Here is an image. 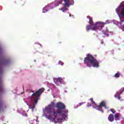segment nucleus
Wrapping results in <instances>:
<instances>
[{"label":"nucleus","mask_w":124,"mask_h":124,"mask_svg":"<svg viewBox=\"0 0 124 124\" xmlns=\"http://www.w3.org/2000/svg\"><path fill=\"white\" fill-rule=\"evenodd\" d=\"M103 107H104L105 109L107 108V107L106 106V103H105V102L104 101H102V102H101L99 105L96 106V107H94V108H95L97 110H98V111H101L102 113H104V111H103V110H102Z\"/></svg>","instance_id":"obj_7"},{"label":"nucleus","mask_w":124,"mask_h":124,"mask_svg":"<svg viewBox=\"0 0 124 124\" xmlns=\"http://www.w3.org/2000/svg\"><path fill=\"white\" fill-rule=\"evenodd\" d=\"M38 119H37L36 120V122L38 121Z\"/></svg>","instance_id":"obj_29"},{"label":"nucleus","mask_w":124,"mask_h":124,"mask_svg":"<svg viewBox=\"0 0 124 124\" xmlns=\"http://www.w3.org/2000/svg\"><path fill=\"white\" fill-rule=\"evenodd\" d=\"M89 24H90V25H92V26L95 25V24H94L93 21V18H90L89 19Z\"/></svg>","instance_id":"obj_12"},{"label":"nucleus","mask_w":124,"mask_h":124,"mask_svg":"<svg viewBox=\"0 0 124 124\" xmlns=\"http://www.w3.org/2000/svg\"><path fill=\"white\" fill-rule=\"evenodd\" d=\"M120 8H121L120 6H119L116 9V12L117 13L118 16H121L120 14H119V10H120Z\"/></svg>","instance_id":"obj_17"},{"label":"nucleus","mask_w":124,"mask_h":124,"mask_svg":"<svg viewBox=\"0 0 124 124\" xmlns=\"http://www.w3.org/2000/svg\"><path fill=\"white\" fill-rule=\"evenodd\" d=\"M108 120L109 122H114V115L111 113L108 115Z\"/></svg>","instance_id":"obj_10"},{"label":"nucleus","mask_w":124,"mask_h":124,"mask_svg":"<svg viewBox=\"0 0 124 124\" xmlns=\"http://www.w3.org/2000/svg\"><path fill=\"white\" fill-rule=\"evenodd\" d=\"M124 92V88H122L120 90L119 93L120 94H122V93H123Z\"/></svg>","instance_id":"obj_20"},{"label":"nucleus","mask_w":124,"mask_h":124,"mask_svg":"<svg viewBox=\"0 0 124 124\" xmlns=\"http://www.w3.org/2000/svg\"><path fill=\"white\" fill-rule=\"evenodd\" d=\"M0 109H1V104L0 102Z\"/></svg>","instance_id":"obj_27"},{"label":"nucleus","mask_w":124,"mask_h":124,"mask_svg":"<svg viewBox=\"0 0 124 124\" xmlns=\"http://www.w3.org/2000/svg\"><path fill=\"white\" fill-rule=\"evenodd\" d=\"M46 12H48L47 7H45L43 9V13H46Z\"/></svg>","instance_id":"obj_15"},{"label":"nucleus","mask_w":124,"mask_h":124,"mask_svg":"<svg viewBox=\"0 0 124 124\" xmlns=\"http://www.w3.org/2000/svg\"><path fill=\"white\" fill-rule=\"evenodd\" d=\"M119 17L121 18V16H120Z\"/></svg>","instance_id":"obj_32"},{"label":"nucleus","mask_w":124,"mask_h":124,"mask_svg":"<svg viewBox=\"0 0 124 124\" xmlns=\"http://www.w3.org/2000/svg\"><path fill=\"white\" fill-rule=\"evenodd\" d=\"M108 31H103V33H104V35H105V36H107V37H108V36H109V34H108Z\"/></svg>","instance_id":"obj_14"},{"label":"nucleus","mask_w":124,"mask_h":124,"mask_svg":"<svg viewBox=\"0 0 124 124\" xmlns=\"http://www.w3.org/2000/svg\"><path fill=\"white\" fill-rule=\"evenodd\" d=\"M84 103H85V102L84 103H79L78 106H81L82 105H83V104H84Z\"/></svg>","instance_id":"obj_23"},{"label":"nucleus","mask_w":124,"mask_h":124,"mask_svg":"<svg viewBox=\"0 0 124 124\" xmlns=\"http://www.w3.org/2000/svg\"><path fill=\"white\" fill-rule=\"evenodd\" d=\"M90 30H92V31H101V27L96 22L95 24V25H87L86 26V31H89Z\"/></svg>","instance_id":"obj_5"},{"label":"nucleus","mask_w":124,"mask_h":124,"mask_svg":"<svg viewBox=\"0 0 124 124\" xmlns=\"http://www.w3.org/2000/svg\"><path fill=\"white\" fill-rule=\"evenodd\" d=\"M57 108L55 111H52L51 114H54L55 115V122L56 124L57 123H62L64 122V120L67 118V114L68 113V110L65 109V105L64 104L59 102L56 104L55 106Z\"/></svg>","instance_id":"obj_1"},{"label":"nucleus","mask_w":124,"mask_h":124,"mask_svg":"<svg viewBox=\"0 0 124 124\" xmlns=\"http://www.w3.org/2000/svg\"><path fill=\"white\" fill-rule=\"evenodd\" d=\"M123 29H124V25H123Z\"/></svg>","instance_id":"obj_31"},{"label":"nucleus","mask_w":124,"mask_h":124,"mask_svg":"<svg viewBox=\"0 0 124 124\" xmlns=\"http://www.w3.org/2000/svg\"><path fill=\"white\" fill-rule=\"evenodd\" d=\"M120 15H121V16H124V8L121 10Z\"/></svg>","instance_id":"obj_16"},{"label":"nucleus","mask_w":124,"mask_h":124,"mask_svg":"<svg viewBox=\"0 0 124 124\" xmlns=\"http://www.w3.org/2000/svg\"><path fill=\"white\" fill-rule=\"evenodd\" d=\"M93 106V107H94V106H96V104H95V102H94V101H93L92 103H91V104L90 105V106Z\"/></svg>","instance_id":"obj_19"},{"label":"nucleus","mask_w":124,"mask_h":124,"mask_svg":"<svg viewBox=\"0 0 124 124\" xmlns=\"http://www.w3.org/2000/svg\"><path fill=\"white\" fill-rule=\"evenodd\" d=\"M84 63L86 64L88 67H98L99 66V62L91 54H88L84 59Z\"/></svg>","instance_id":"obj_3"},{"label":"nucleus","mask_w":124,"mask_h":124,"mask_svg":"<svg viewBox=\"0 0 124 124\" xmlns=\"http://www.w3.org/2000/svg\"><path fill=\"white\" fill-rule=\"evenodd\" d=\"M104 42H103V41L102 40L101 42V44H104Z\"/></svg>","instance_id":"obj_26"},{"label":"nucleus","mask_w":124,"mask_h":124,"mask_svg":"<svg viewBox=\"0 0 124 124\" xmlns=\"http://www.w3.org/2000/svg\"><path fill=\"white\" fill-rule=\"evenodd\" d=\"M110 111H111L113 114H115V113H116V110L114 108L110 109Z\"/></svg>","instance_id":"obj_21"},{"label":"nucleus","mask_w":124,"mask_h":124,"mask_svg":"<svg viewBox=\"0 0 124 124\" xmlns=\"http://www.w3.org/2000/svg\"><path fill=\"white\" fill-rule=\"evenodd\" d=\"M43 93H44V88H42L35 92L31 95V99L32 103L29 105V108L31 109L32 112H33L34 108H35V105L37 104L38 100L40 99V96Z\"/></svg>","instance_id":"obj_2"},{"label":"nucleus","mask_w":124,"mask_h":124,"mask_svg":"<svg viewBox=\"0 0 124 124\" xmlns=\"http://www.w3.org/2000/svg\"><path fill=\"white\" fill-rule=\"evenodd\" d=\"M114 117L115 119H118V118H120V115H119L118 114H115L114 115Z\"/></svg>","instance_id":"obj_22"},{"label":"nucleus","mask_w":124,"mask_h":124,"mask_svg":"<svg viewBox=\"0 0 124 124\" xmlns=\"http://www.w3.org/2000/svg\"><path fill=\"white\" fill-rule=\"evenodd\" d=\"M62 0H60L59 1L55 3V4L56 6H59V5H60V4H62Z\"/></svg>","instance_id":"obj_13"},{"label":"nucleus","mask_w":124,"mask_h":124,"mask_svg":"<svg viewBox=\"0 0 124 124\" xmlns=\"http://www.w3.org/2000/svg\"><path fill=\"white\" fill-rule=\"evenodd\" d=\"M98 25H99L100 27H101V31L102 30V28L104 27L105 25H107V24H109V20H107L106 21L105 23L103 22H97Z\"/></svg>","instance_id":"obj_8"},{"label":"nucleus","mask_w":124,"mask_h":124,"mask_svg":"<svg viewBox=\"0 0 124 124\" xmlns=\"http://www.w3.org/2000/svg\"><path fill=\"white\" fill-rule=\"evenodd\" d=\"M69 16H72L71 14H69Z\"/></svg>","instance_id":"obj_30"},{"label":"nucleus","mask_w":124,"mask_h":124,"mask_svg":"<svg viewBox=\"0 0 124 124\" xmlns=\"http://www.w3.org/2000/svg\"><path fill=\"white\" fill-rule=\"evenodd\" d=\"M90 100H91V103H92L93 101V98H91L90 99Z\"/></svg>","instance_id":"obj_25"},{"label":"nucleus","mask_w":124,"mask_h":124,"mask_svg":"<svg viewBox=\"0 0 124 124\" xmlns=\"http://www.w3.org/2000/svg\"><path fill=\"white\" fill-rule=\"evenodd\" d=\"M54 82L55 84H58V83L62 84L63 83V79L62 78H54Z\"/></svg>","instance_id":"obj_9"},{"label":"nucleus","mask_w":124,"mask_h":124,"mask_svg":"<svg viewBox=\"0 0 124 124\" xmlns=\"http://www.w3.org/2000/svg\"><path fill=\"white\" fill-rule=\"evenodd\" d=\"M59 63L60 64H61V65H63V63L62 62H59Z\"/></svg>","instance_id":"obj_24"},{"label":"nucleus","mask_w":124,"mask_h":124,"mask_svg":"<svg viewBox=\"0 0 124 124\" xmlns=\"http://www.w3.org/2000/svg\"><path fill=\"white\" fill-rule=\"evenodd\" d=\"M114 77H115V78H119V77H120V74L119 73H116L114 76Z\"/></svg>","instance_id":"obj_18"},{"label":"nucleus","mask_w":124,"mask_h":124,"mask_svg":"<svg viewBox=\"0 0 124 124\" xmlns=\"http://www.w3.org/2000/svg\"><path fill=\"white\" fill-rule=\"evenodd\" d=\"M31 93H33V91L32 90H31Z\"/></svg>","instance_id":"obj_28"},{"label":"nucleus","mask_w":124,"mask_h":124,"mask_svg":"<svg viewBox=\"0 0 124 124\" xmlns=\"http://www.w3.org/2000/svg\"><path fill=\"white\" fill-rule=\"evenodd\" d=\"M121 93L119 92H117L114 95V97H116V98H118V99L120 100L121 99V96H120Z\"/></svg>","instance_id":"obj_11"},{"label":"nucleus","mask_w":124,"mask_h":124,"mask_svg":"<svg viewBox=\"0 0 124 124\" xmlns=\"http://www.w3.org/2000/svg\"><path fill=\"white\" fill-rule=\"evenodd\" d=\"M55 107V102L52 101L51 103V104L48 105V107H46L45 108V110L47 114H49V116L46 115V119H48V120H51L52 121H53L54 122H56L55 121V115L51 113L52 112H56V110L55 109H52V108H54Z\"/></svg>","instance_id":"obj_4"},{"label":"nucleus","mask_w":124,"mask_h":124,"mask_svg":"<svg viewBox=\"0 0 124 124\" xmlns=\"http://www.w3.org/2000/svg\"><path fill=\"white\" fill-rule=\"evenodd\" d=\"M64 7L59 9V10H61L62 11V12H65V11H67V10H68L67 7H69V6L71 5V4H70V2L69 1V0H64Z\"/></svg>","instance_id":"obj_6"}]
</instances>
